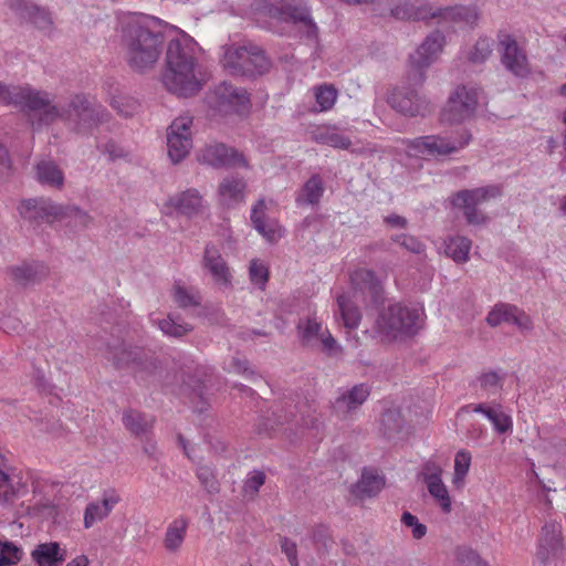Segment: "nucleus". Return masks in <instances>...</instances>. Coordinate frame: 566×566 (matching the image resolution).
<instances>
[{
	"label": "nucleus",
	"instance_id": "obj_42",
	"mask_svg": "<svg viewBox=\"0 0 566 566\" xmlns=\"http://www.w3.org/2000/svg\"><path fill=\"white\" fill-rule=\"evenodd\" d=\"M472 454L465 449L459 450L454 455L452 485L461 490L465 485V478L470 471Z\"/></svg>",
	"mask_w": 566,
	"mask_h": 566
},
{
	"label": "nucleus",
	"instance_id": "obj_40",
	"mask_svg": "<svg viewBox=\"0 0 566 566\" xmlns=\"http://www.w3.org/2000/svg\"><path fill=\"white\" fill-rule=\"evenodd\" d=\"M446 254L457 263H465L469 260V253L472 242L463 235L450 237L444 244Z\"/></svg>",
	"mask_w": 566,
	"mask_h": 566
},
{
	"label": "nucleus",
	"instance_id": "obj_47",
	"mask_svg": "<svg viewBox=\"0 0 566 566\" xmlns=\"http://www.w3.org/2000/svg\"><path fill=\"white\" fill-rule=\"evenodd\" d=\"M22 549L12 542L0 539V566H12L22 558Z\"/></svg>",
	"mask_w": 566,
	"mask_h": 566
},
{
	"label": "nucleus",
	"instance_id": "obj_31",
	"mask_svg": "<svg viewBox=\"0 0 566 566\" xmlns=\"http://www.w3.org/2000/svg\"><path fill=\"white\" fill-rule=\"evenodd\" d=\"M311 138L321 145L337 149H349L352 140L344 135L335 125L324 124L313 127L310 130Z\"/></svg>",
	"mask_w": 566,
	"mask_h": 566
},
{
	"label": "nucleus",
	"instance_id": "obj_35",
	"mask_svg": "<svg viewBox=\"0 0 566 566\" xmlns=\"http://www.w3.org/2000/svg\"><path fill=\"white\" fill-rule=\"evenodd\" d=\"M369 395L370 389L367 385H355L353 388L344 391L336 398L334 408L339 413H348L360 407Z\"/></svg>",
	"mask_w": 566,
	"mask_h": 566
},
{
	"label": "nucleus",
	"instance_id": "obj_11",
	"mask_svg": "<svg viewBox=\"0 0 566 566\" xmlns=\"http://www.w3.org/2000/svg\"><path fill=\"white\" fill-rule=\"evenodd\" d=\"M65 207L66 205L57 203L50 198L39 197L23 200L18 210L23 219L40 226L65 221Z\"/></svg>",
	"mask_w": 566,
	"mask_h": 566
},
{
	"label": "nucleus",
	"instance_id": "obj_62",
	"mask_svg": "<svg viewBox=\"0 0 566 566\" xmlns=\"http://www.w3.org/2000/svg\"><path fill=\"white\" fill-rule=\"evenodd\" d=\"M485 433L484 428L481 424H472L468 430V438L471 440H479Z\"/></svg>",
	"mask_w": 566,
	"mask_h": 566
},
{
	"label": "nucleus",
	"instance_id": "obj_26",
	"mask_svg": "<svg viewBox=\"0 0 566 566\" xmlns=\"http://www.w3.org/2000/svg\"><path fill=\"white\" fill-rule=\"evenodd\" d=\"M462 410L483 415L497 433H511L513 431V419L503 410L501 405H468Z\"/></svg>",
	"mask_w": 566,
	"mask_h": 566
},
{
	"label": "nucleus",
	"instance_id": "obj_24",
	"mask_svg": "<svg viewBox=\"0 0 566 566\" xmlns=\"http://www.w3.org/2000/svg\"><path fill=\"white\" fill-rule=\"evenodd\" d=\"M423 482L429 494L434 499L442 512L450 513L452 500L449 490L442 481V469L437 464L428 463L423 468Z\"/></svg>",
	"mask_w": 566,
	"mask_h": 566
},
{
	"label": "nucleus",
	"instance_id": "obj_27",
	"mask_svg": "<svg viewBox=\"0 0 566 566\" xmlns=\"http://www.w3.org/2000/svg\"><path fill=\"white\" fill-rule=\"evenodd\" d=\"M439 23H454L473 27L480 19V12L475 6L458 4L447 8H436V18Z\"/></svg>",
	"mask_w": 566,
	"mask_h": 566
},
{
	"label": "nucleus",
	"instance_id": "obj_55",
	"mask_svg": "<svg viewBox=\"0 0 566 566\" xmlns=\"http://www.w3.org/2000/svg\"><path fill=\"white\" fill-rule=\"evenodd\" d=\"M174 300L180 307L196 306L199 304L196 296L180 285L174 289Z\"/></svg>",
	"mask_w": 566,
	"mask_h": 566
},
{
	"label": "nucleus",
	"instance_id": "obj_30",
	"mask_svg": "<svg viewBox=\"0 0 566 566\" xmlns=\"http://www.w3.org/2000/svg\"><path fill=\"white\" fill-rule=\"evenodd\" d=\"M190 520L186 515H178L172 518L165 531L163 546L170 553L176 554L180 552L186 541Z\"/></svg>",
	"mask_w": 566,
	"mask_h": 566
},
{
	"label": "nucleus",
	"instance_id": "obj_58",
	"mask_svg": "<svg viewBox=\"0 0 566 566\" xmlns=\"http://www.w3.org/2000/svg\"><path fill=\"white\" fill-rule=\"evenodd\" d=\"M313 539L317 543L318 549L327 548L328 543L331 542L329 536L327 534V530L324 526H319L313 534Z\"/></svg>",
	"mask_w": 566,
	"mask_h": 566
},
{
	"label": "nucleus",
	"instance_id": "obj_18",
	"mask_svg": "<svg viewBox=\"0 0 566 566\" xmlns=\"http://www.w3.org/2000/svg\"><path fill=\"white\" fill-rule=\"evenodd\" d=\"M69 117L75 116L78 130H86L106 120L108 114L101 105H93L84 95H75L70 103Z\"/></svg>",
	"mask_w": 566,
	"mask_h": 566
},
{
	"label": "nucleus",
	"instance_id": "obj_50",
	"mask_svg": "<svg viewBox=\"0 0 566 566\" xmlns=\"http://www.w3.org/2000/svg\"><path fill=\"white\" fill-rule=\"evenodd\" d=\"M249 275L253 284L264 287L269 280V268L263 261L254 259L250 262Z\"/></svg>",
	"mask_w": 566,
	"mask_h": 566
},
{
	"label": "nucleus",
	"instance_id": "obj_15",
	"mask_svg": "<svg viewBox=\"0 0 566 566\" xmlns=\"http://www.w3.org/2000/svg\"><path fill=\"white\" fill-rule=\"evenodd\" d=\"M497 40L504 67L515 76L525 77L530 73V66L526 54L516 40L505 31L499 32Z\"/></svg>",
	"mask_w": 566,
	"mask_h": 566
},
{
	"label": "nucleus",
	"instance_id": "obj_56",
	"mask_svg": "<svg viewBox=\"0 0 566 566\" xmlns=\"http://www.w3.org/2000/svg\"><path fill=\"white\" fill-rule=\"evenodd\" d=\"M281 549L292 566H297L296 544L287 538L281 541Z\"/></svg>",
	"mask_w": 566,
	"mask_h": 566
},
{
	"label": "nucleus",
	"instance_id": "obj_20",
	"mask_svg": "<svg viewBox=\"0 0 566 566\" xmlns=\"http://www.w3.org/2000/svg\"><path fill=\"white\" fill-rule=\"evenodd\" d=\"M201 265L219 287L229 289L232 286L231 269L218 247L211 243L206 245Z\"/></svg>",
	"mask_w": 566,
	"mask_h": 566
},
{
	"label": "nucleus",
	"instance_id": "obj_48",
	"mask_svg": "<svg viewBox=\"0 0 566 566\" xmlns=\"http://www.w3.org/2000/svg\"><path fill=\"white\" fill-rule=\"evenodd\" d=\"M112 107L122 116H133L139 109V103L132 96L118 95L111 101Z\"/></svg>",
	"mask_w": 566,
	"mask_h": 566
},
{
	"label": "nucleus",
	"instance_id": "obj_64",
	"mask_svg": "<svg viewBox=\"0 0 566 566\" xmlns=\"http://www.w3.org/2000/svg\"><path fill=\"white\" fill-rule=\"evenodd\" d=\"M88 559L85 555H78L69 562L65 566H87Z\"/></svg>",
	"mask_w": 566,
	"mask_h": 566
},
{
	"label": "nucleus",
	"instance_id": "obj_39",
	"mask_svg": "<svg viewBox=\"0 0 566 566\" xmlns=\"http://www.w3.org/2000/svg\"><path fill=\"white\" fill-rule=\"evenodd\" d=\"M149 321L168 337H181L192 331V326L190 324L181 322L172 315H168L166 318L159 319L151 313L149 315Z\"/></svg>",
	"mask_w": 566,
	"mask_h": 566
},
{
	"label": "nucleus",
	"instance_id": "obj_13",
	"mask_svg": "<svg viewBox=\"0 0 566 566\" xmlns=\"http://www.w3.org/2000/svg\"><path fill=\"white\" fill-rule=\"evenodd\" d=\"M446 42L444 35L439 32L430 33L417 51L410 56L411 72L408 75L415 84L424 82V70L437 61Z\"/></svg>",
	"mask_w": 566,
	"mask_h": 566
},
{
	"label": "nucleus",
	"instance_id": "obj_34",
	"mask_svg": "<svg viewBox=\"0 0 566 566\" xmlns=\"http://www.w3.org/2000/svg\"><path fill=\"white\" fill-rule=\"evenodd\" d=\"M39 566H61L66 559V551L57 542L41 543L31 552Z\"/></svg>",
	"mask_w": 566,
	"mask_h": 566
},
{
	"label": "nucleus",
	"instance_id": "obj_2",
	"mask_svg": "<svg viewBox=\"0 0 566 566\" xmlns=\"http://www.w3.org/2000/svg\"><path fill=\"white\" fill-rule=\"evenodd\" d=\"M159 20L153 17L127 13L119 18L120 46L128 66L138 73L151 70L158 62L167 31L157 30Z\"/></svg>",
	"mask_w": 566,
	"mask_h": 566
},
{
	"label": "nucleus",
	"instance_id": "obj_17",
	"mask_svg": "<svg viewBox=\"0 0 566 566\" xmlns=\"http://www.w3.org/2000/svg\"><path fill=\"white\" fill-rule=\"evenodd\" d=\"M297 331L303 343L307 345L319 343L323 350L328 355H334L340 350L338 343L328 328L323 327L316 317L301 319L297 324Z\"/></svg>",
	"mask_w": 566,
	"mask_h": 566
},
{
	"label": "nucleus",
	"instance_id": "obj_36",
	"mask_svg": "<svg viewBox=\"0 0 566 566\" xmlns=\"http://www.w3.org/2000/svg\"><path fill=\"white\" fill-rule=\"evenodd\" d=\"M385 486V478L375 469H365L353 488V493L360 499L377 495Z\"/></svg>",
	"mask_w": 566,
	"mask_h": 566
},
{
	"label": "nucleus",
	"instance_id": "obj_45",
	"mask_svg": "<svg viewBox=\"0 0 566 566\" xmlns=\"http://www.w3.org/2000/svg\"><path fill=\"white\" fill-rule=\"evenodd\" d=\"M493 51V40L488 36H480L468 52V60L473 64L484 63Z\"/></svg>",
	"mask_w": 566,
	"mask_h": 566
},
{
	"label": "nucleus",
	"instance_id": "obj_37",
	"mask_svg": "<svg viewBox=\"0 0 566 566\" xmlns=\"http://www.w3.org/2000/svg\"><path fill=\"white\" fill-rule=\"evenodd\" d=\"M15 10L21 17L30 20L39 29L45 30L52 24L50 12L44 8L36 6L31 0H21Z\"/></svg>",
	"mask_w": 566,
	"mask_h": 566
},
{
	"label": "nucleus",
	"instance_id": "obj_4",
	"mask_svg": "<svg viewBox=\"0 0 566 566\" xmlns=\"http://www.w3.org/2000/svg\"><path fill=\"white\" fill-rule=\"evenodd\" d=\"M10 105L25 112L36 130L65 116V112L54 104L50 93L30 85L12 86Z\"/></svg>",
	"mask_w": 566,
	"mask_h": 566
},
{
	"label": "nucleus",
	"instance_id": "obj_59",
	"mask_svg": "<svg viewBox=\"0 0 566 566\" xmlns=\"http://www.w3.org/2000/svg\"><path fill=\"white\" fill-rule=\"evenodd\" d=\"M229 369L238 374H247L249 371L248 361L245 359L232 358Z\"/></svg>",
	"mask_w": 566,
	"mask_h": 566
},
{
	"label": "nucleus",
	"instance_id": "obj_54",
	"mask_svg": "<svg viewBox=\"0 0 566 566\" xmlns=\"http://www.w3.org/2000/svg\"><path fill=\"white\" fill-rule=\"evenodd\" d=\"M265 475L261 471H253L247 478L243 491L247 495H254L259 489L264 484Z\"/></svg>",
	"mask_w": 566,
	"mask_h": 566
},
{
	"label": "nucleus",
	"instance_id": "obj_1",
	"mask_svg": "<svg viewBox=\"0 0 566 566\" xmlns=\"http://www.w3.org/2000/svg\"><path fill=\"white\" fill-rule=\"evenodd\" d=\"M166 70L163 74L164 86L179 97L197 94L202 87L200 46L185 31L170 27L167 30Z\"/></svg>",
	"mask_w": 566,
	"mask_h": 566
},
{
	"label": "nucleus",
	"instance_id": "obj_38",
	"mask_svg": "<svg viewBox=\"0 0 566 566\" xmlns=\"http://www.w3.org/2000/svg\"><path fill=\"white\" fill-rule=\"evenodd\" d=\"M325 191L323 180L319 175H313L302 187L296 197L297 205H317Z\"/></svg>",
	"mask_w": 566,
	"mask_h": 566
},
{
	"label": "nucleus",
	"instance_id": "obj_22",
	"mask_svg": "<svg viewBox=\"0 0 566 566\" xmlns=\"http://www.w3.org/2000/svg\"><path fill=\"white\" fill-rule=\"evenodd\" d=\"M389 13L401 20H431L436 8L428 0H387Z\"/></svg>",
	"mask_w": 566,
	"mask_h": 566
},
{
	"label": "nucleus",
	"instance_id": "obj_44",
	"mask_svg": "<svg viewBox=\"0 0 566 566\" xmlns=\"http://www.w3.org/2000/svg\"><path fill=\"white\" fill-rule=\"evenodd\" d=\"M125 427L134 434L146 433L154 423V419L135 410H128L123 415Z\"/></svg>",
	"mask_w": 566,
	"mask_h": 566
},
{
	"label": "nucleus",
	"instance_id": "obj_3",
	"mask_svg": "<svg viewBox=\"0 0 566 566\" xmlns=\"http://www.w3.org/2000/svg\"><path fill=\"white\" fill-rule=\"evenodd\" d=\"M352 289L337 296V312L344 327L356 329L361 321L360 304L368 295L373 303L382 298V285L375 273L367 269H357L350 274Z\"/></svg>",
	"mask_w": 566,
	"mask_h": 566
},
{
	"label": "nucleus",
	"instance_id": "obj_57",
	"mask_svg": "<svg viewBox=\"0 0 566 566\" xmlns=\"http://www.w3.org/2000/svg\"><path fill=\"white\" fill-rule=\"evenodd\" d=\"M102 150L107 154L112 160L124 158L126 156V151L114 142L106 143Z\"/></svg>",
	"mask_w": 566,
	"mask_h": 566
},
{
	"label": "nucleus",
	"instance_id": "obj_49",
	"mask_svg": "<svg viewBox=\"0 0 566 566\" xmlns=\"http://www.w3.org/2000/svg\"><path fill=\"white\" fill-rule=\"evenodd\" d=\"M505 374L499 373L494 370H490L481 374L479 377V382L481 388L486 390L490 394H496L503 387Z\"/></svg>",
	"mask_w": 566,
	"mask_h": 566
},
{
	"label": "nucleus",
	"instance_id": "obj_7",
	"mask_svg": "<svg viewBox=\"0 0 566 566\" xmlns=\"http://www.w3.org/2000/svg\"><path fill=\"white\" fill-rule=\"evenodd\" d=\"M471 138V133L462 129L457 134L427 135L403 139L402 144L409 156L438 158L460 151L470 144Z\"/></svg>",
	"mask_w": 566,
	"mask_h": 566
},
{
	"label": "nucleus",
	"instance_id": "obj_63",
	"mask_svg": "<svg viewBox=\"0 0 566 566\" xmlns=\"http://www.w3.org/2000/svg\"><path fill=\"white\" fill-rule=\"evenodd\" d=\"M10 169V159L8 150L0 145V171L9 170Z\"/></svg>",
	"mask_w": 566,
	"mask_h": 566
},
{
	"label": "nucleus",
	"instance_id": "obj_9",
	"mask_svg": "<svg viewBox=\"0 0 566 566\" xmlns=\"http://www.w3.org/2000/svg\"><path fill=\"white\" fill-rule=\"evenodd\" d=\"M501 193L500 186L489 185L475 189L461 190L453 196L451 203L463 211L469 224L480 226L488 221V217L478 207L500 197Z\"/></svg>",
	"mask_w": 566,
	"mask_h": 566
},
{
	"label": "nucleus",
	"instance_id": "obj_43",
	"mask_svg": "<svg viewBox=\"0 0 566 566\" xmlns=\"http://www.w3.org/2000/svg\"><path fill=\"white\" fill-rule=\"evenodd\" d=\"M46 272V268L42 263H24L13 269V276L21 284H30L41 280Z\"/></svg>",
	"mask_w": 566,
	"mask_h": 566
},
{
	"label": "nucleus",
	"instance_id": "obj_28",
	"mask_svg": "<svg viewBox=\"0 0 566 566\" xmlns=\"http://www.w3.org/2000/svg\"><path fill=\"white\" fill-rule=\"evenodd\" d=\"M247 182L238 176L224 177L218 187V199L220 205L233 208L244 202Z\"/></svg>",
	"mask_w": 566,
	"mask_h": 566
},
{
	"label": "nucleus",
	"instance_id": "obj_19",
	"mask_svg": "<svg viewBox=\"0 0 566 566\" xmlns=\"http://www.w3.org/2000/svg\"><path fill=\"white\" fill-rule=\"evenodd\" d=\"M28 493L23 474L6 464H0V505L8 507Z\"/></svg>",
	"mask_w": 566,
	"mask_h": 566
},
{
	"label": "nucleus",
	"instance_id": "obj_21",
	"mask_svg": "<svg viewBox=\"0 0 566 566\" xmlns=\"http://www.w3.org/2000/svg\"><path fill=\"white\" fill-rule=\"evenodd\" d=\"M203 208L202 196L197 189L190 188L169 197L163 206V211L166 214L175 212L191 218L201 213Z\"/></svg>",
	"mask_w": 566,
	"mask_h": 566
},
{
	"label": "nucleus",
	"instance_id": "obj_53",
	"mask_svg": "<svg viewBox=\"0 0 566 566\" xmlns=\"http://www.w3.org/2000/svg\"><path fill=\"white\" fill-rule=\"evenodd\" d=\"M394 241L415 254L424 252V244L412 235L399 234L394 238Z\"/></svg>",
	"mask_w": 566,
	"mask_h": 566
},
{
	"label": "nucleus",
	"instance_id": "obj_33",
	"mask_svg": "<svg viewBox=\"0 0 566 566\" xmlns=\"http://www.w3.org/2000/svg\"><path fill=\"white\" fill-rule=\"evenodd\" d=\"M35 179L42 186L62 189L65 181L63 170L51 159H42L34 166Z\"/></svg>",
	"mask_w": 566,
	"mask_h": 566
},
{
	"label": "nucleus",
	"instance_id": "obj_16",
	"mask_svg": "<svg viewBox=\"0 0 566 566\" xmlns=\"http://www.w3.org/2000/svg\"><path fill=\"white\" fill-rule=\"evenodd\" d=\"M198 160L213 168L249 167L247 159L241 153L220 143L203 147L198 154Z\"/></svg>",
	"mask_w": 566,
	"mask_h": 566
},
{
	"label": "nucleus",
	"instance_id": "obj_25",
	"mask_svg": "<svg viewBox=\"0 0 566 566\" xmlns=\"http://www.w3.org/2000/svg\"><path fill=\"white\" fill-rule=\"evenodd\" d=\"M220 107L237 114H245L250 109V96L243 88L222 83L217 88Z\"/></svg>",
	"mask_w": 566,
	"mask_h": 566
},
{
	"label": "nucleus",
	"instance_id": "obj_8",
	"mask_svg": "<svg viewBox=\"0 0 566 566\" xmlns=\"http://www.w3.org/2000/svg\"><path fill=\"white\" fill-rule=\"evenodd\" d=\"M480 87L475 84H459L450 93L441 112V120L447 124H462L475 115Z\"/></svg>",
	"mask_w": 566,
	"mask_h": 566
},
{
	"label": "nucleus",
	"instance_id": "obj_6",
	"mask_svg": "<svg viewBox=\"0 0 566 566\" xmlns=\"http://www.w3.org/2000/svg\"><path fill=\"white\" fill-rule=\"evenodd\" d=\"M220 63L232 75L262 74L270 69L263 50L251 42L223 45Z\"/></svg>",
	"mask_w": 566,
	"mask_h": 566
},
{
	"label": "nucleus",
	"instance_id": "obj_23",
	"mask_svg": "<svg viewBox=\"0 0 566 566\" xmlns=\"http://www.w3.org/2000/svg\"><path fill=\"white\" fill-rule=\"evenodd\" d=\"M486 323L492 327L507 323L522 331H530L533 327L531 317L523 310L509 303L495 304L486 316Z\"/></svg>",
	"mask_w": 566,
	"mask_h": 566
},
{
	"label": "nucleus",
	"instance_id": "obj_60",
	"mask_svg": "<svg viewBox=\"0 0 566 566\" xmlns=\"http://www.w3.org/2000/svg\"><path fill=\"white\" fill-rule=\"evenodd\" d=\"M385 221L391 226V227H395V228H406L407 226V220L401 217V216H398V214H390L388 217L385 218Z\"/></svg>",
	"mask_w": 566,
	"mask_h": 566
},
{
	"label": "nucleus",
	"instance_id": "obj_51",
	"mask_svg": "<svg viewBox=\"0 0 566 566\" xmlns=\"http://www.w3.org/2000/svg\"><path fill=\"white\" fill-rule=\"evenodd\" d=\"M65 221L73 222L75 227L87 228L92 223V217L88 212L82 210L77 206L66 205Z\"/></svg>",
	"mask_w": 566,
	"mask_h": 566
},
{
	"label": "nucleus",
	"instance_id": "obj_14",
	"mask_svg": "<svg viewBox=\"0 0 566 566\" xmlns=\"http://www.w3.org/2000/svg\"><path fill=\"white\" fill-rule=\"evenodd\" d=\"M192 117L179 116L167 129L168 156L174 164L184 160L192 148Z\"/></svg>",
	"mask_w": 566,
	"mask_h": 566
},
{
	"label": "nucleus",
	"instance_id": "obj_12",
	"mask_svg": "<svg viewBox=\"0 0 566 566\" xmlns=\"http://www.w3.org/2000/svg\"><path fill=\"white\" fill-rule=\"evenodd\" d=\"M408 82L416 85L412 80L408 78ZM388 104L398 113L409 117L426 116L431 111L430 101L410 83L396 86L388 97Z\"/></svg>",
	"mask_w": 566,
	"mask_h": 566
},
{
	"label": "nucleus",
	"instance_id": "obj_29",
	"mask_svg": "<svg viewBox=\"0 0 566 566\" xmlns=\"http://www.w3.org/2000/svg\"><path fill=\"white\" fill-rule=\"evenodd\" d=\"M266 205L260 199L252 208L251 221L254 229L269 242H275L282 237V230L275 219L266 218Z\"/></svg>",
	"mask_w": 566,
	"mask_h": 566
},
{
	"label": "nucleus",
	"instance_id": "obj_46",
	"mask_svg": "<svg viewBox=\"0 0 566 566\" xmlns=\"http://www.w3.org/2000/svg\"><path fill=\"white\" fill-rule=\"evenodd\" d=\"M144 355V350L140 348H132L123 345L119 349L114 353V361L118 367L129 366V365H142V356Z\"/></svg>",
	"mask_w": 566,
	"mask_h": 566
},
{
	"label": "nucleus",
	"instance_id": "obj_52",
	"mask_svg": "<svg viewBox=\"0 0 566 566\" xmlns=\"http://www.w3.org/2000/svg\"><path fill=\"white\" fill-rule=\"evenodd\" d=\"M401 522L411 530L412 536L416 539L422 538L427 533V526L420 523L418 517L409 512L402 514Z\"/></svg>",
	"mask_w": 566,
	"mask_h": 566
},
{
	"label": "nucleus",
	"instance_id": "obj_5",
	"mask_svg": "<svg viewBox=\"0 0 566 566\" xmlns=\"http://www.w3.org/2000/svg\"><path fill=\"white\" fill-rule=\"evenodd\" d=\"M423 317L424 310L422 306L390 304L379 313L375 324V333L382 339L413 335L422 327Z\"/></svg>",
	"mask_w": 566,
	"mask_h": 566
},
{
	"label": "nucleus",
	"instance_id": "obj_41",
	"mask_svg": "<svg viewBox=\"0 0 566 566\" xmlns=\"http://www.w3.org/2000/svg\"><path fill=\"white\" fill-rule=\"evenodd\" d=\"M313 97L316 105L313 108L314 113H323L331 111L338 96L337 90L331 84H321L312 88Z\"/></svg>",
	"mask_w": 566,
	"mask_h": 566
},
{
	"label": "nucleus",
	"instance_id": "obj_10",
	"mask_svg": "<svg viewBox=\"0 0 566 566\" xmlns=\"http://www.w3.org/2000/svg\"><path fill=\"white\" fill-rule=\"evenodd\" d=\"M265 13L279 21L297 27L307 38H315L317 27L311 18L310 10L304 0L291 2H271L264 7Z\"/></svg>",
	"mask_w": 566,
	"mask_h": 566
},
{
	"label": "nucleus",
	"instance_id": "obj_32",
	"mask_svg": "<svg viewBox=\"0 0 566 566\" xmlns=\"http://www.w3.org/2000/svg\"><path fill=\"white\" fill-rule=\"evenodd\" d=\"M119 502V496L114 492L105 493L101 501L90 503L84 513L85 528L92 527L95 523L106 518Z\"/></svg>",
	"mask_w": 566,
	"mask_h": 566
},
{
	"label": "nucleus",
	"instance_id": "obj_61",
	"mask_svg": "<svg viewBox=\"0 0 566 566\" xmlns=\"http://www.w3.org/2000/svg\"><path fill=\"white\" fill-rule=\"evenodd\" d=\"M298 412L301 415V422L303 427L317 428L318 419L316 417H312L310 415L305 416V411L302 410V408L298 409Z\"/></svg>",
	"mask_w": 566,
	"mask_h": 566
}]
</instances>
